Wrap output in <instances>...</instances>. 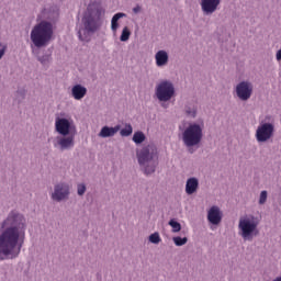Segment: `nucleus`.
Instances as JSON below:
<instances>
[{"label":"nucleus","instance_id":"obj_1","mask_svg":"<svg viewBox=\"0 0 281 281\" xmlns=\"http://www.w3.org/2000/svg\"><path fill=\"white\" fill-rule=\"evenodd\" d=\"M26 229L25 216L16 210L10 211L0 223V260L19 258L21 249H23Z\"/></svg>","mask_w":281,"mask_h":281},{"label":"nucleus","instance_id":"obj_2","mask_svg":"<svg viewBox=\"0 0 281 281\" xmlns=\"http://www.w3.org/2000/svg\"><path fill=\"white\" fill-rule=\"evenodd\" d=\"M104 8L98 1L90 2L81 19L82 29L79 30L78 36L81 41L89 43V36L95 34L102 27V15Z\"/></svg>","mask_w":281,"mask_h":281},{"label":"nucleus","instance_id":"obj_3","mask_svg":"<svg viewBox=\"0 0 281 281\" xmlns=\"http://www.w3.org/2000/svg\"><path fill=\"white\" fill-rule=\"evenodd\" d=\"M136 160L146 177L155 175L159 166V147L155 143L136 142Z\"/></svg>","mask_w":281,"mask_h":281},{"label":"nucleus","instance_id":"obj_4","mask_svg":"<svg viewBox=\"0 0 281 281\" xmlns=\"http://www.w3.org/2000/svg\"><path fill=\"white\" fill-rule=\"evenodd\" d=\"M54 36V24L47 20L37 23L31 31V41L35 47H47Z\"/></svg>","mask_w":281,"mask_h":281},{"label":"nucleus","instance_id":"obj_5","mask_svg":"<svg viewBox=\"0 0 281 281\" xmlns=\"http://www.w3.org/2000/svg\"><path fill=\"white\" fill-rule=\"evenodd\" d=\"M258 225H260V218L254 215L240 217L238 223L239 236H241L244 240L251 243V240L260 234Z\"/></svg>","mask_w":281,"mask_h":281},{"label":"nucleus","instance_id":"obj_6","mask_svg":"<svg viewBox=\"0 0 281 281\" xmlns=\"http://www.w3.org/2000/svg\"><path fill=\"white\" fill-rule=\"evenodd\" d=\"M71 196V186L66 181H60L54 184L53 192L50 193L52 201L55 203H63V201H68Z\"/></svg>","mask_w":281,"mask_h":281},{"label":"nucleus","instance_id":"obj_7","mask_svg":"<svg viewBox=\"0 0 281 281\" xmlns=\"http://www.w3.org/2000/svg\"><path fill=\"white\" fill-rule=\"evenodd\" d=\"M55 128L59 135L68 138H61L60 142H74V135L76 134V127L71 125V122L67 119H56L55 121Z\"/></svg>","mask_w":281,"mask_h":281},{"label":"nucleus","instance_id":"obj_8","mask_svg":"<svg viewBox=\"0 0 281 281\" xmlns=\"http://www.w3.org/2000/svg\"><path fill=\"white\" fill-rule=\"evenodd\" d=\"M156 97L159 102H168L175 97V85L170 80H162L156 87Z\"/></svg>","mask_w":281,"mask_h":281},{"label":"nucleus","instance_id":"obj_9","mask_svg":"<svg viewBox=\"0 0 281 281\" xmlns=\"http://www.w3.org/2000/svg\"><path fill=\"white\" fill-rule=\"evenodd\" d=\"M235 93L238 100L247 102V100H250L251 95H254V83L250 81H240L235 87Z\"/></svg>","mask_w":281,"mask_h":281},{"label":"nucleus","instance_id":"obj_10","mask_svg":"<svg viewBox=\"0 0 281 281\" xmlns=\"http://www.w3.org/2000/svg\"><path fill=\"white\" fill-rule=\"evenodd\" d=\"M183 142H201L203 139V128L201 125L190 124L182 134Z\"/></svg>","mask_w":281,"mask_h":281},{"label":"nucleus","instance_id":"obj_11","mask_svg":"<svg viewBox=\"0 0 281 281\" xmlns=\"http://www.w3.org/2000/svg\"><path fill=\"white\" fill-rule=\"evenodd\" d=\"M273 124L271 123H263L261 124L256 132V137L258 142H267L273 137Z\"/></svg>","mask_w":281,"mask_h":281},{"label":"nucleus","instance_id":"obj_12","mask_svg":"<svg viewBox=\"0 0 281 281\" xmlns=\"http://www.w3.org/2000/svg\"><path fill=\"white\" fill-rule=\"evenodd\" d=\"M201 10L204 16H212L221 5V0H200Z\"/></svg>","mask_w":281,"mask_h":281},{"label":"nucleus","instance_id":"obj_13","mask_svg":"<svg viewBox=\"0 0 281 281\" xmlns=\"http://www.w3.org/2000/svg\"><path fill=\"white\" fill-rule=\"evenodd\" d=\"M206 218L211 225H221L223 221V211H221V207L213 205L209 209Z\"/></svg>","mask_w":281,"mask_h":281},{"label":"nucleus","instance_id":"obj_14","mask_svg":"<svg viewBox=\"0 0 281 281\" xmlns=\"http://www.w3.org/2000/svg\"><path fill=\"white\" fill-rule=\"evenodd\" d=\"M199 190V178L191 177L186 182V194L192 195Z\"/></svg>","mask_w":281,"mask_h":281},{"label":"nucleus","instance_id":"obj_15","mask_svg":"<svg viewBox=\"0 0 281 281\" xmlns=\"http://www.w3.org/2000/svg\"><path fill=\"white\" fill-rule=\"evenodd\" d=\"M71 95L75 100H82L87 95V88L82 85H75L71 88Z\"/></svg>","mask_w":281,"mask_h":281},{"label":"nucleus","instance_id":"obj_16","mask_svg":"<svg viewBox=\"0 0 281 281\" xmlns=\"http://www.w3.org/2000/svg\"><path fill=\"white\" fill-rule=\"evenodd\" d=\"M121 125H116L114 127L103 126L99 133L100 137H113L120 130Z\"/></svg>","mask_w":281,"mask_h":281},{"label":"nucleus","instance_id":"obj_17","mask_svg":"<svg viewBox=\"0 0 281 281\" xmlns=\"http://www.w3.org/2000/svg\"><path fill=\"white\" fill-rule=\"evenodd\" d=\"M157 67H166L168 65V52L158 50L155 55Z\"/></svg>","mask_w":281,"mask_h":281},{"label":"nucleus","instance_id":"obj_18","mask_svg":"<svg viewBox=\"0 0 281 281\" xmlns=\"http://www.w3.org/2000/svg\"><path fill=\"white\" fill-rule=\"evenodd\" d=\"M43 16L47 19V21H56V19H58V8L50 7L49 9H44Z\"/></svg>","mask_w":281,"mask_h":281},{"label":"nucleus","instance_id":"obj_19","mask_svg":"<svg viewBox=\"0 0 281 281\" xmlns=\"http://www.w3.org/2000/svg\"><path fill=\"white\" fill-rule=\"evenodd\" d=\"M124 18H126V13H122V12H119L113 15V18L111 20L112 32H117V27H120V24L117 23V21H120V19H124Z\"/></svg>","mask_w":281,"mask_h":281},{"label":"nucleus","instance_id":"obj_20","mask_svg":"<svg viewBox=\"0 0 281 281\" xmlns=\"http://www.w3.org/2000/svg\"><path fill=\"white\" fill-rule=\"evenodd\" d=\"M54 146L57 150L64 153V150H71L74 142H55Z\"/></svg>","mask_w":281,"mask_h":281},{"label":"nucleus","instance_id":"obj_21","mask_svg":"<svg viewBox=\"0 0 281 281\" xmlns=\"http://www.w3.org/2000/svg\"><path fill=\"white\" fill-rule=\"evenodd\" d=\"M184 146H186L187 150H189V153L192 155L194 151L199 150V148L201 147V143L200 142H184Z\"/></svg>","mask_w":281,"mask_h":281},{"label":"nucleus","instance_id":"obj_22","mask_svg":"<svg viewBox=\"0 0 281 281\" xmlns=\"http://www.w3.org/2000/svg\"><path fill=\"white\" fill-rule=\"evenodd\" d=\"M184 113L187 115V117H196V106H194L193 104H186L184 105Z\"/></svg>","mask_w":281,"mask_h":281},{"label":"nucleus","instance_id":"obj_23","mask_svg":"<svg viewBox=\"0 0 281 281\" xmlns=\"http://www.w3.org/2000/svg\"><path fill=\"white\" fill-rule=\"evenodd\" d=\"M121 137H131L133 135V125L126 124L124 128L120 131Z\"/></svg>","mask_w":281,"mask_h":281},{"label":"nucleus","instance_id":"obj_24","mask_svg":"<svg viewBox=\"0 0 281 281\" xmlns=\"http://www.w3.org/2000/svg\"><path fill=\"white\" fill-rule=\"evenodd\" d=\"M38 63L43 65V67H47L52 63V55H43L37 57Z\"/></svg>","mask_w":281,"mask_h":281},{"label":"nucleus","instance_id":"obj_25","mask_svg":"<svg viewBox=\"0 0 281 281\" xmlns=\"http://www.w3.org/2000/svg\"><path fill=\"white\" fill-rule=\"evenodd\" d=\"M172 241L176 245V247H183V245L188 244V237L176 236L172 238Z\"/></svg>","mask_w":281,"mask_h":281},{"label":"nucleus","instance_id":"obj_26","mask_svg":"<svg viewBox=\"0 0 281 281\" xmlns=\"http://www.w3.org/2000/svg\"><path fill=\"white\" fill-rule=\"evenodd\" d=\"M128 38H131V30H128V26H125L121 33L120 41L126 43Z\"/></svg>","mask_w":281,"mask_h":281},{"label":"nucleus","instance_id":"obj_27","mask_svg":"<svg viewBox=\"0 0 281 281\" xmlns=\"http://www.w3.org/2000/svg\"><path fill=\"white\" fill-rule=\"evenodd\" d=\"M168 225H170L173 234L179 233L181 229V223L177 222L175 218L170 220Z\"/></svg>","mask_w":281,"mask_h":281},{"label":"nucleus","instance_id":"obj_28","mask_svg":"<svg viewBox=\"0 0 281 281\" xmlns=\"http://www.w3.org/2000/svg\"><path fill=\"white\" fill-rule=\"evenodd\" d=\"M132 139L133 142H146V135L144 134V132L138 131L134 133Z\"/></svg>","mask_w":281,"mask_h":281},{"label":"nucleus","instance_id":"obj_29","mask_svg":"<svg viewBox=\"0 0 281 281\" xmlns=\"http://www.w3.org/2000/svg\"><path fill=\"white\" fill-rule=\"evenodd\" d=\"M148 240L153 245H159V243H161V236H159V234L156 232V233L149 235Z\"/></svg>","mask_w":281,"mask_h":281},{"label":"nucleus","instance_id":"obj_30","mask_svg":"<svg viewBox=\"0 0 281 281\" xmlns=\"http://www.w3.org/2000/svg\"><path fill=\"white\" fill-rule=\"evenodd\" d=\"M268 198H269V193L267 192V190L261 191L260 194H259L258 203L260 205H265V203H267Z\"/></svg>","mask_w":281,"mask_h":281},{"label":"nucleus","instance_id":"obj_31","mask_svg":"<svg viewBox=\"0 0 281 281\" xmlns=\"http://www.w3.org/2000/svg\"><path fill=\"white\" fill-rule=\"evenodd\" d=\"M85 192H87V184L78 183L77 184V194H78V196H85Z\"/></svg>","mask_w":281,"mask_h":281},{"label":"nucleus","instance_id":"obj_32","mask_svg":"<svg viewBox=\"0 0 281 281\" xmlns=\"http://www.w3.org/2000/svg\"><path fill=\"white\" fill-rule=\"evenodd\" d=\"M8 50V44L0 43V60L5 56V52Z\"/></svg>","mask_w":281,"mask_h":281},{"label":"nucleus","instance_id":"obj_33","mask_svg":"<svg viewBox=\"0 0 281 281\" xmlns=\"http://www.w3.org/2000/svg\"><path fill=\"white\" fill-rule=\"evenodd\" d=\"M133 12L134 14H139V12H142V7L136 5L135 8H133Z\"/></svg>","mask_w":281,"mask_h":281},{"label":"nucleus","instance_id":"obj_34","mask_svg":"<svg viewBox=\"0 0 281 281\" xmlns=\"http://www.w3.org/2000/svg\"><path fill=\"white\" fill-rule=\"evenodd\" d=\"M276 59H277L278 63L281 61V48L279 50H277Z\"/></svg>","mask_w":281,"mask_h":281}]
</instances>
